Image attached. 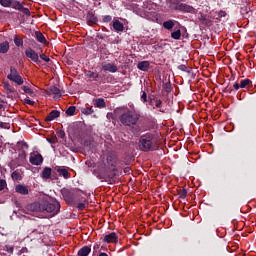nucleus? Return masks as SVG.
<instances>
[{"mask_svg":"<svg viewBox=\"0 0 256 256\" xmlns=\"http://www.w3.org/2000/svg\"><path fill=\"white\" fill-rule=\"evenodd\" d=\"M140 151H155L157 149V140L153 134H146L140 137L139 140Z\"/></svg>","mask_w":256,"mask_h":256,"instance_id":"obj_1","label":"nucleus"},{"mask_svg":"<svg viewBox=\"0 0 256 256\" xmlns=\"http://www.w3.org/2000/svg\"><path fill=\"white\" fill-rule=\"evenodd\" d=\"M4 89H6L7 91H9L10 93H14L15 90L13 89V87H11V85L9 84V82H5L4 83Z\"/></svg>","mask_w":256,"mask_h":256,"instance_id":"obj_33","label":"nucleus"},{"mask_svg":"<svg viewBox=\"0 0 256 256\" xmlns=\"http://www.w3.org/2000/svg\"><path fill=\"white\" fill-rule=\"evenodd\" d=\"M94 105H95V107H98L99 109L105 108L106 107L105 99H103V98L95 99Z\"/></svg>","mask_w":256,"mask_h":256,"instance_id":"obj_19","label":"nucleus"},{"mask_svg":"<svg viewBox=\"0 0 256 256\" xmlns=\"http://www.w3.org/2000/svg\"><path fill=\"white\" fill-rule=\"evenodd\" d=\"M40 58L43 61H45V63H49V61H51V59L47 55H45V54L40 55Z\"/></svg>","mask_w":256,"mask_h":256,"instance_id":"obj_41","label":"nucleus"},{"mask_svg":"<svg viewBox=\"0 0 256 256\" xmlns=\"http://www.w3.org/2000/svg\"><path fill=\"white\" fill-rule=\"evenodd\" d=\"M103 71H108L109 73H117V66L115 64L106 63L102 65Z\"/></svg>","mask_w":256,"mask_h":256,"instance_id":"obj_12","label":"nucleus"},{"mask_svg":"<svg viewBox=\"0 0 256 256\" xmlns=\"http://www.w3.org/2000/svg\"><path fill=\"white\" fill-rule=\"evenodd\" d=\"M12 179H14V181H19L21 179V174L17 171L13 172Z\"/></svg>","mask_w":256,"mask_h":256,"instance_id":"obj_36","label":"nucleus"},{"mask_svg":"<svg viewBox=\"0 0 256 256\" xmlns=\"http://www.w3.org/2000/svg\"><path fill=\"white\" fill-rule=\"evenodd\" d=\"M21 11L22 13H24V15H31V12L29 11L28 8L23 7Z\"/></svg>","mask_w":256,"mask_h":256,"instance_id":"obj_46","label":"nucleus"},{"mask_svg":"<svg viewBox=\"0 0 256 256\" xmlns=\"http://www.w3.org/2000/svg\"><path fill=\"white\" fill-rule=\"evenodd\" d=\"M35 233H37V231H33V232H32V235H35Z\"/></svg>","mask_w":256,"mask_h":256,"instance_id":"obj_57","label":"nucleus"},{"mask_svg":"<svg viewBox=\"0 0 256 256\" xmlns=\"http://www.w3.org/2000/svg\"><path fill=\"white\" fill-rule=\"evenodd\" d=\"M117 166V158L114 155H108L106 158V163H104V170L106 172L115 171Z\"/></svg>","mask_w":256,"mask_h":256,"instance_id":"obj_5","label":"nucleus"},{"mask_svg":"<svg viewBox=\"0 0 256 256\" xmlns=\"http://www.w3.org/2000/svg\"><path fill=\"white\" fill-rule=\"evenodd\" d=\"M42 179H51V168L45 167L41 173Z\"/></svg>","mask_w":256,"mask_h":256,"instance_id":"obj_20","label":"nucleus"},{"mask_svg":"<svg viewBox=\"0 0 256 256\" xmlns=\"http://www.w3.org/2000/svg\"><path fill=\"white\" fill-rule=\"evenodd\" d=\"M16 9H18L19 11H22L23 4H21L20 2H16Z\"/></svg>","mask_w":256,"mask_h":256,"instance_id":"obj_48","label":"nucleus"},{"mask_svg":"<svg viewBox=\"0 0 256 256\" xmlns=\"http://www.w3.org/2000/svg\"><path fill=\"white\" fill-rule=\"evenodd\" d=\"M146 6V10L145 12L147 13V9L148 11H151V8H149V5H152L151 2H147V4H144Z\"/></svg>","mask_w":256,"mask_h":256,"instance_id":"obj_51","label":"nucleus"},{"mask_svg":"<svg viewBox=\"0 0 256 256\" xmlns=\"http://www.w3.org/2000/svg\"><path fill=\"white\" fill-rule=\"evenodd\" d=\"M77 205V209L79 211H83V209H85V207H87V200L85 198H82L81 200L77 197V203L75 204Z\"/></svg>","mask_w":256,"mask_h":256,"instance_id":"obj_16","label":"nucleus"},{"mask_svg":"<svg viewBox=\"0 0 256 256\" xmlns=\"http://www.w3.org/2000/svg\"><path fill=\"white\" fill-rule=\"evenodd\" d=\"M0 109H3V104H0Z\"/></svg>","mask_w":256,"mask_h":256,"instance_id":"obj_56","label":"nucleus"},{"mask_svg":"<svg viewBox=\"0 0 256 256\" xmlns=\"http://www.w3.org/2000/svg\"><path fill=\"white\" fill-rule=\"evenodd\" d=\"M75 110H76L75 106H70V107L66 110V114H67V115H70V116H73V115H75Z\"/></svg>","mask_w":256,"mask_h":256,"instance_id":"obj_32","label":"nucleus"},{"mask_svg":"<svg viewBox=\"0 0 256 256\" xmlns=\"http://www.w3.org/2000/svg\"><path fill=\"white\" fill-rule=\"evenodd\" d=\"M9 51V42L0 43V53H7Z\"/></svg>","mask_w":256,"mask_h":256,"instance_id":"obj_28","label":"nucleus"},{"mask_svg":"<svg viewBox=\"0 0 256 256\" xmlns=\"http://www.w3.org/2000/svg\"><path fill=\"white\" fill-rule=\"evenodd\" d=\"M36 38L39 43H45V36L41 32H36Z\"/></svg>","mask_w":256,"mask_h":256,"instance_id":"obj_31","label":"nucleus"},{"mask_svg":"<svg viewBox=\"0 0 256 256\" xmlns=\"http://www.w3.org/2000/svg\"><path fill=\"white\" fill-rule=\"evenodd\" d=\"M86 77H88V79H91L92 81H97V79L99 78V74L97 72L88 71L86 73Z\"/></svg>","mask_w":256,"mask_h":256,"instance_id":"obj_25","label":"nucleus"},{"mask_svg":"<svg viewBox=\"0 0 256 256\" xmlns=\"http://www.w3.org/2000/svg\"><path fill=\"white\" fill-rule=\"evenodd\" d=\"M113 28L115 29V31L121 32L123 31V29H125V27L123 26V23H121V21L119 20H115L113 22Z\"/></svg>","mask_w":256,"mask_h":256,"instance_id":"obj_21","label":"nucleus"},{"mask_svg":"<svg viewBox=\"0 0 256 256\" xmlns=\"http://www.w3.org/2000/svg\"><path fill=\"white\" fill-rule=\"evenodd\" d=\"M15 191L16 193H20V195H29V188L21 184L16 186Z\"/></svg>","mask_w":256,"mask_h":256,"instance_id":"obj_14","label":"nucleus"},{"mask_svg":"<svg viewBox=\"0 0 256 256\" xmlns=\"http://www.w3.org/2000/svg\"><path fill=\"white\" fill-rule=\"evenodd\" d=\"M19 75V71L13 66L10 67V74H8L7 79H12L13 77H17Z\"/></svg>","mask_w":256,"mask_h":256,"instance_id":"obj_27","label":"nucleus"},{"mask_svg":"<svg viewBox=\"0 0 256 256\" xmlns=\"http://www.w3.org/2000/svg\"><path fill=\"white\" fill-rule=\"evenodd\" d=\"M6 185H7V182H5V180H0V191H3Z\"/></svg>","mask_w":256,"mask_h":256,"instance_id":"obj_43","label":"nucleus"},{"mask_svg":"<svg viewBox=\"0 0 256 256\" xmlns=\"http://www.w3.org/2000/svg\"><path fill=\"white\" fill-rule=\"evenodd\" d=\"M164 29H167L168 31H171L172 28L175 27V21L168 20L163 23Z\"/></svg>","mask_w":256,"mask_h":256,"instance_id":"obj_23","label":"nucleus"},{"mask_svg":"<svg viewBox=\"0 0 256 256\" xmlns=\"http://www.w3.org/2000/svg\"><path fill=\"white\" fill-rule=\"evenodd\" d=\"M48 95H56V97H61V90L57 86H50L47 91Z\"/></svg>","mask_w":256,"mask_h":256,"instance_id":"obj_13","label":"nucleus"},{"mask_svg":"<svg viewBox=\"0 0 256 256\" xmlns=\"http://www.w3.org/2000/svg\"><path fill=\"white\" fill-rule=\"evenodd\" d=\"M22 90L24 91V93H27L28 95H33V90H31V88L27 86H23Z\"/></svg>","mask_w":256,"mask_h":256,"instance_id":"obj_37","label":"nucleus"},{"mask_svg":"<svg viewBox=\"0 0 256 256\" xmlns=\"http://www.w3.org/2000/svg\"><path fill=\"white\" fill-rule=\"evenodd\" d=\"M62 197L68 205H75L77 203V193L73 190L63 189Z\"/></svg>","mask_w":256,"mask_h":256,"instance_id":"obj_4","label":"nucleus"},{"mask_svg":"<svg viewBox=\"0 0 256 256\" xmlns=\"http://www.w3.org/2000/svg\"><path fill=\"white\" fill-rule=\"evenodd\" d=\"M59 115H61V112H59L58 110H53L46 117V121H53V119H57V117H59Z\"/></svg>","mask_w":256,"mask_h":256,"instance_id":"obj_17","label":"nucleus"},{"mask_svg":"<svg viewBox=\"0 0 256 256\" xmlns=\"http://www.w3.org/2000/svg\"><path fill=\"white\" fill-rule=\"evenodd\" d=\"M14 43L17 47H21L23 45V40L19 39V38H15L14 39Z\"/></svg>","mask_w":256,"mask_h":256,"instance_id":"obj_40","label":"nucleus"},{"mask_svg":"<svg viewBox=\"0 0 256 256\" xmlns=\"http://www.w3.org/2000/svg\"><path fill=\"white\" fill-rule=\"evenodd\" d=\"M138 69H140V71H147V69H149V61H142L138 63Z\"/></svg>","mask_w":256,"mask_h":256,"instance_id":"obj_26","label":"nucleus"},{"mask_svg":"<svg viewBox=\"0 0 256 256\" xmlns=\"http://www.w3.org/2000/svg\"><path fill=\"white\" fill-rule=\"evenodd\" d=\"M200 21H205V16L201 15Z\"/></svg>","mask_w":256,"mask_h":256,"instance_id":"obj_55","label":"nucleus"},{"mask_svg":"<svg viewBox=\"0 0 256 256\" xmlns=\"http://www.w3.org/2000/svg\"><path fill=\"white\" fill-rule=\"evenodd\" d=\"M249 83H251V80H249V79L241 80L240 81V89H245L247 87V85H249Z\"/></svg>","mask_w":256,"mask_h":256,"instance_id":"obj_30","label":"nucleus"},{"mask_svg":"<svg viewBox=\"0 0 256 256\" xmlns=\"http://www.w3.org/2000/svg\"><path fill=\"white\" fill-rule=\"evenodd\" d=\"M87 22L89 23V25L97 24V16L93 13H89L87 16Z\"/></svg>","mask_w":256,"mask_h":256,"instance_id":"obj_22","label":"nucleus"},{"mask_svg":"<svg viewBox=\"0 0 256 256\" xmlns=\"http://www.w3.org/2000/svg\"><path fill=\"white\" fill-rule=\"evenodd\" d=\"M30 163L31 165H41L43 163V156L39 153H31Z\"/></svg>","mask_w":256,"mask_h":256,"instance_id":"obj_9","label":"nucleus"},{"mask_svg":"<svg viewBox=\"0 0 256 256\" xmlns=\"http://www.w3.org/2000/svg\"><path fill=\"white\" fill-rule=\"evenodd\" d=\"M2 7H11V0H0Z\"/></svg>","mask_w":256,"mask_h":256,"instance_id":"obj_35","label":"nucleus"},{"mask_svg":"<svg viewBox=\"0 0 256 256\" xmlns=\"http://www.w3.org/2000/svg\"><path fill=\"white\" fill-rule=\"evenodd\" d=\"M24 103H26V105H35V102L33 100H29V99H25Z\"/></svg>","mask_w":256,"mask_h":256,"instance_id":"obj_47","label":"nucleus"},{"mask_svg":"<svg viewBox=\"0 0 256 256\" xmlns=\"http://www.w3.org/2000/svg\"><path fill=\"white\" fill-rule=\"evenodd\" d=\"M227 14L224 12V11H221L220 13H219V17H225Z\"/></svg>","mask_w":256,"mask_h":256,"instance_id":"obj_54","label":"nucleus"},{"mask_svg":"<svg viewBox=\"0 0 256 256\" xmlns=\"http://www.w3.org/2000/svg\"><path fill=\"white\" fill-rule=\"evenodd\" d=\"M150 105L152 109H159L160 113H165L163 109V101L157 97L150 98Z\"/></svg>","mask_w":256,"mask_h":256,"instance_id":"obj_7","label":"nucleus"},{"mask_svg":"<svg viewBox=\"0 0 256 256\" xmlns=\"http://www.w3.org/2000/svg\"><path fill=\"white\" fill-rule=\"evenodd\" d=\"M141 100L143 101V103H147V93L146 92L142 93Z\"/></svg>","mask_w":256,"mask_h":256,"instance_id":"obj_44","label":"nucleus"},{"mask_svg":"<svg viewBox=\"0 0 256 256\" xmlns=\"http://www.w3.org/2000/svg\"><path fill=\"white\" fill-rule=\"evenodd\" d=\"M89 253H91V247H89V246H83V247L78 251V256H88Z\"/></svg>","mask_w":256,"mask_h":256,"instance_id":"obj_18","label":"nucleus"},{"mask_svg":"<svg viewBox=\"0 0 256 256\" xmlns=\"http://www.w3.org/2000/svg\"><path fill=\"white\" fill-rule=\"evenodd\" d=\"M25 55L26 57H28V59H31V61H33L34 63H37L39 61V54H37V52H35V50L31 48L25 51Z\"/></svg>","mask_w":256,"mask_h":256,"instance_id":"obj_10","label":"nucleus"},{"mask_svg":"<svg viewBox=\"0 0 256 256\" xmlns=\"http://www.w3.org/2000/svg\"><path fill=\"white\" fill-rule=\"evenodd\" d=\"M59 211H61V204L57 200L42 202V213H51V217H55Z\"/></svg>","mask_w":256,"mask_h":256,"instance_id":"obj_3","label":"nucleus"},{"mask_svg":"<svg viewBox=\"0 0 256 256\" xmlns=\"http://www.w3.org/2000/svg\"><path fill=\"white\" fill-rule=\"evenodd\" d=\"M0 127L2 129H9V123L0 122Z\"/></svg>","mask_w":256,"mask_h":256,"instance_id":"obj_45","label":"nucleus"},{"mask_svg":"<svg viewBox=\"0 0 256 256\" xmlns=\"http://www.w3.org/2000/svg\"><path fill=\"white\" fill-rule=\"evenodd\" d=\"M9 81H13V83H16L17 85H23V77L18 74V76H14L12 78H9Z\"/></svg>","mask_w":256,"mask_h":256,"instance_id":"obj_24","label":"nucleus"},{"mask_svg":"<svg viewBox=\"0 0 256 256\" xmlns=\"http://www.w3.org/2000/svg\"><path fill=\"white\" fill-rule=\"evenodd\" d=\"M28 211L32 213H43V203L34 202L27 206Z\"/></svg>","mask_w":256,"mask_h":256,"instance_id":"obj_8","label":"nucleus"},{"mask_svg":"<svg viewBox=\"0 0 256 256\" xmlns=\"http://www.w3.org/2000/svg\"><path fill=\"white\" fill-rule=\"evenodd\" d=\"M57 173H59L60 177H64V179H70L71 174L69 173V170L65 168H57L56 169Z\"/></svg>","mask_w":256,"mask_h":256,"instance_id":"obj_15","label":"nucleus"},{"mask_svg":"<svg viewBox=\"0 0 256 256\" xmlns=\"http://www.w3.org/2000/svg\"><path fill=\"white\" fill-rule=\"evenodd\" d=\"M57 136H58L60 139H65V131L59 130V131L57 132Z\"/></svg>","mask_w":256,"mask_h":256,"instance_id":"obj_42","label":"nucleus"},{"mask_svg":"<svg viewBox=\"0 0 256 256\" xmlns=\"http://www.w3.org/2000/svg\"><path fill=\"white\" fill-rule=\"evenodd\" d=\"M6 249H7L8 253H13V247L6 246Z\"/></svg>","mask_w":256,"mask_h":256,"instance_id":"obj_52","label":"nucleus"},{"mask_svg":"<svg viewBox=\"0 0 256 256\" xmlns=\"http://www.w3.org/2000/svg\"><path fill=\"white\" fill-rule=\"evenodd\" d=\"M139 117L140 115L137 112L128 110L120 116V122L127 127H133V125H137Z\"/></svg>","mask_w":256,"mask_h":256,"instance_id":"obj_2","label":"nucleus"},{"mask_svg":"<svg viewBox=\"0 0 256 256\" xmlns=\"http://www.w3.org/2000/svg\"><path fill=\"white\" fill-rule=\"evenodd\" d=\"M124 173H131V168L130 167H126L125 169H124Z\"/></svg>","mask_w":256,"mask_h":256,"instance_id":"obj_53","label":"nucleus"},{"mask_svg":"<svg viewBox=\"0 0 256 256\" xmlns=\"http://www.w3.org/2000/svg\"><path fill=\"white\" fill-rule=\"evenodd\" d=\"M178 68L180 69V71H187V66L185 65H180Z\"/></svg>","mask_w":256,"mask_h":256,"instance_id":"obj_50","label":"nucleus"},{"mask_svg":"<svg viewBox=\"0 0 256 256\" xmlns=\"http://www.w3.org/2000/svg\"><path fill=\"white\" fill-rule=\"evenodd\" d=\"M178 195H179L180 199H185V197H187V190H185V189L180 190Z\"/></svg>","mask_w":256,"mask_h":256,"instance_id":"obj_38","label":"nucleus"},{"mask_svg":"<svg viewBox=\"0 0 256 256\" xmlns=\"http://www.w3.org/2000/svg\"><path fill=\"white\" fill-rule=\"evenodd\" d=\"M117 241H119V236L115 232L104 236V243H117Z\"/></svg>","mask_w":256,"mask_h":256,"instance_id":"obj_11","label":"nucleus"},{"mask_svg":"<svg viewBox=\"0 0 256 256\" xmlns=\"http://www.w3.org/2000/svg\"><path fill=\"white\" fill-rule=\"evenodd\" d=\"M172 39H181V30H176L171 33Z\"/></svg>","mask_w":256,"mask_h":256,"instance_id":"obj_29","label":"nucleus"},{"mask_svg":"<svg viewBox=\"0 0 256 256\" xmlns=\"http://www.w3.org/2000/svg\"><path fill=\"white\" fill-rule=\"evenodd\" d=\"M93 112H94V111H93V108L87 107V108L82 109V113H83L84 115H92Z\"/></svg>","mask_w":256,"mask_h":256,"instance_id":"obj_34","label":"nucleus"},{"mask_svg":"<svg viewBox=\"0 0 256 256\" xmlns=\"http://www.w3.org/2000/svg\"><path fill=\"white\" fill-rule=\"evenodd\" d=\"M233 87H234V89H236V91H238V89H241V84L235 83V84L233 85Z\"/></svg>","mask_w":256,"mask_h":256,"instance_id":"obj_49","label":"nucleus"},{"mask_svg":"<svg viewBox=\"0 0 256 256\" xmlns=\"http://www.w3.org/2000/svg\"><path fill=\"white\" fill-rule=\"evenodd\" d=\"M176 11H182L183 13H195V8L193 6L176 2L175 3Z\"/></svg>","mask_w":256,"mask_h":256,"instance_id":"obj_6","label":"nucleus"},{"mask_svg":"<svg viewBox=\"0 0 256 256\" xmlns=\"http://www.w3.org/2000/svg\"><path fill=\"white\" fill-rule=\"evenodd\" d=\"M112 20L113 17H111L110 15H106L103 17V23H111Z\"/></svg>","mask_w":256,"mask_h":256,"instance_id":"obj_39","label":"nucleus"}]
</instances>
